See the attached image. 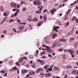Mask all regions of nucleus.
<instances>
[{"mask_svg": "<svg viewBox=\"0 0 78 78\" xmlns=\"http://www.w3.org/2000/svg\"><path fill=\"white\" fill-rule=\"evenodd\" d=\"M68 51L71 54V55H72V57L73 58L74 57V55H73V54H74V53H75V51H74V50L71 49V50H68Z\"/></svg>", "mask_w": 78, "mask_h": 78, "instance_id": "f257e3e1", "label": "nucleus"}, {"mask_svg": "<svg viewBox=\"0 0 78 78\" xmlns=\"http://www.w3.org/2000/svg\"><path fill=\"white\" fill-rule=\"evenodd\" d=\"M38 8H39L40 9V10H39V11H36V12L37 14H41L42 13V12H41V10H42V6L41 5H40L38 6Z\"/></svg>", "mask_w": 78, "mask_h": 78, "instance_id": "f03ea898", "label": "nucleus"}, {"mask_svg": "<svg viewBox=\"0 0 78 78\" xmlns=\"http://www.w3.org/2000/svg\"><path fill=\"white\" fill-rule=\"evenodd\" d=\"M11 6L12 8H16V4L13 2H11L10 3Z\"/></svg>", "mask_w": 78, "mask_h": 78, "instance_id": "7ed1b4c3", "label": "nucleus"}, {"mask_svg": "<svg viewBox=\"0 0 78 78\" xmlns=\"http://www.w3.org/2000/svg\"><path fill=\"white\" fill-rule=\"evenodd\" d=\"M42 23H43V21H40L38 23V27H40V26H41V25L42 24Z\"/></svg>", "mask_w": 78, "mask_h": 78, "instance_id": "20e7f679", "label": "nucleus"}, {"mask_svg": "<svg viewBox=\"0 0 78 78\" xmlns=\"http://www.w3.org/2000/svg\"><path fill=\"white\" fill-rule=\"evenodd\" d=\"M37 61L38 62H40V64H41V65H43V62H44V61L42 60H37Z\"/></svg>", "mask_w": 78, "mask_h": 78, "instance_id": "39448f33", "label": "nucleus"}, {"mask_svg": "<svg viewBox=\"0 0 78 78\" xmlns=\"http://www.w3.org/2000/svg\"><path fill=\"white\" fill-rule=\"evenodd\" d=\"M78 71H77V70H74L72 72V73L73 74H77V73H78Z\"/></svg>", "mask_w": 78, "mask_h": 78, "instance_id": "423d86ee", "label": "nucleus"}, {"mask_svg": "<svg viewBox=\"0 0 78 78\" xmlns=\"http://www.w3.org/2000/svg\"><path fill=\"white\" fill-rule=\"evenodd\" d=\"M41 4L40 1H39V0H37V5H40Z\"/></svg>", "mask_w": 78, "mask_h": 78, "instance_id": "0eeeda50", "label": "nucleus"}, {"mask_svg": "<svg viewBox=\"0 0 78 78\" xmlns=\"http://www.w3.org/2000/svg\"><path fill=\"white\" fill-rule=\"evenodd\" d=\"M49 67V66L48 65H46L45 66H44V69L46 70H47Z\"/></svg>", "mask_w": 78, "mask_h": 78, "instance_id": "6e6552de", "label": "nucleus"}, {"mask_svg": "<svg viewBox=\"0 0 78 78\" xmlns=\"http://www.w3.org/2000/svg\"><path fill=\"white\" fill-rule=\"evenodd\" d=\"M75 40V39L73 37L70 38L69 39V41L70 42H72L73 41H74Z\"/></svg>", "mask_w": 78, "mask_h": 78, "instance_id": "1a4fd4ad", "label": "nucleus"}, {"mask_svg": "<svg viewBox=\"0 0 78 78\" xmlns=\"http://www.w3.org/2000/svg\"><path fill=\"white\" fill-rule=\"evenodd\" d=\"M17 15V12H15L14 15H12L11 16V17H15V16H16Z\"/></svg>", "mask_w": 78, "mask_h": 78, "instance_id": "9d476101", "label": "nucleus"}, {"mask_svg": "<svg viewBox=\"0 0 78 78\" xmlns=\"http://www.w3.org/2000/svg\"><path fill=\"white\" fill-rule=\"evenodd\" d=\"M61 42H67V40L66 39H60Z\"/></svg>", "mask_w": 78, "mask_h": 78, "instance_id": "9b49d317", "label": "nucleus"}, {"mask_svg": "<svg viewBox=\"0 0 78 78\" xmlns=\"http://www.w3.org/2000/svg\"><path fill=\"white\" fill-rule=\"evenodd\" d=\"M53 69L54 70H58L59 69V68H58V67H56V66L54 67Z\"/></svg>", "mask_w": 78, "mask_h": 78, "instance_id": "f8f14e48", "label": "nucleus"}, {"mask_svg": "<svg viewBox=\"0 0 78 78\" xmlns=\"http://www.w3.org/2000/svg\"><path fill=\"white\" fill-rule=\"evenodd\" d=\"M56 46L58 47H60V46H61V44H60L59 43H56Z\"/></svg>", "mask_w": 78, "mask_h": 78, "instance_id": "ddd939ff", "label": "nucleus"}, {"mask_svg": "<svg viewBox=\"0 0 78 78\" xmlns=\"http://www.w3.org/2000/svg\"><path fill=\"white\" fill-rule=\"evenodd\" d=\"M57 36V34H54L53 35V39L54 38H56Z\"/></svg>", "mask_w": 78, "mask_h": 78, "instance_id": "4468645a", "label": "nucleus"}, {"mask_svg": "<svg viewBox=\"0 0 78 78\" xmlns=\"http://www.w3.org/2000/svg\"><path fill=\"white\" fill-rule=\"evenodd\" d=\"M6 19H7V17H5L3 20L2 21L1 23V24H2L5 21V20H6Z\"/></svg>", "mask_w": 78, "mask_h": 78, "instance_id": "2eb2a0df", "label": "nucleus"}, {"mask_svg": "<svg viewBox=\"0 0 78 78\" xmlns=\"http://www.w3.org/2000/svg\"><path fill=\"white\" fill-rule=\"evenodd\" d=\"M35 73H34V72L33 71H31L29 73V74H30V75H34Z\"/></svg>", "mask_w": 78, "mask_h": 78, "instance_id": "dca6fc26", "label": "nucleus"}, {"mask_svg": "<svg viewBox=\"0 0 78 78\" xmlns=\"http://www.w3.org/2000/svg\"><path fill=\"white\" fill-rule=\"evenodd\" d=\"M46 53V52L45 51H43L42 52H41V54H40V55L41 56H42V55H44V54H45Z\"/></svg>", "mask_w": 78, "mask_h": 78, "instance_id": "f3484780", "label": "nucleus"}, {"mask_svg": "<svg viewBox=\"0 0 78 78\" xmlns=\"http://www.w3.org/2000/svg\"><path fill=\"white\" fill-rule=\"evenodd\" d=\"M19 29L21 30H23L24 29V27L23 26L20 27L19 28Z\"/></svg>", "mask_w": 78, "mask_h": 78, "instance_id": "a211bd4d", "label": "nucleus"}, {"mask_svg": "<svg viewBox=\"0 0 78 78\" xmlns=\"http://www.w3.org/2000/svg\"><path fill=\"white\" fill-rule=\"evenodd\" d=\"M4 10V8L3 7H1L0 8V11H3Z\"/></svg>", "mask_w": 78, "mask_h": 78, "instance_id": "6ab92c4d", "label": "nucleus"}, {"mask_svg": "<svg viewBox=\"0 0 78 78\" xmlns=\"http://www.w3.org/2000/svg\"><path fill=\"white\" fill-rule=\"evenodd\" d=\"M32 20L33 22H35V21H37V19L36 18H34Z\"/></svg>", "mask_w": 78, "mask_h": 78, "instance_id": "aec40b11", "label": "nucleus"}, {"mask_svg": "<svg viewBox=\"0 0 78 78\" xmlns=\"http://www.w3.org/2000/svg\"><path fill=\"white\" fill-rule=\"evenodd\" d=\"M63 50H64L63 48H60V49L58 50V51H60V52H61V51H62Z\"/></svg>", "mask_w": 78, "mask_h": 78, "instance_id": "412c9836", "label": "nucleus"}, {"mask_svg": "<svg viewBox=\"0 0 78 78\" xmlns=\"http://www.w3.org/2000/svg\"><path fill=\"white\" fill-rule=\"evenodd\" d=\"M44 20H47V15H46V16H44Z\"/></svg>", "mask_w": 78, "mask_h": 78, "instance_id": "4be33fe9", "label": "nucleus"}, {"mask_svg": "<svg viewBox=\"0 0 78 78\" xmlns=\"http://www.w3.org/2000/svg\"><path fill=\"white\" fill-rule=\"evenodd\" d=\"M26 9H27V7H25L22 9V11H26Z\"/></svg>", "mask_w": 78, "mask_h": 78, "instance_id": "5701e85b", "label": "nucleus"}, {"mask_svg": "<svg viewBox=\"0 0 78 78\" xmlns=\"http://www.w3.org/2000/svg\"><path fill=\"white\" fill-rule=\"evenodd\" d=\"M1 73L4 74V73H6V71H5L4 70H2L1 71Z\"/></svg>", "mask_w": 78, "mask_h": 78, "instance_id": "b1692460", "label": "nucleus"}, {"mask_svg": "<svg viewBox=\"0 0 78 78\" xmlns=\"http://www.w3.org/2000/svg\"><path fill=\"white\" fill-rule=\"evenodd\" d=\"M12 70H17V67L15 66L14 68H12Z\"/></svg>", "mask_w": 78, "mask_h": 78, "instance_id": "393cba45", "label": "nucleus"}, {"mask_svg": "<svg viewBox=\"0 0 78 78\" xmlns=\"http://www.w3.org/2000/svg\"><path fill=\"white\" fill-rule=\"evenodd\" d=\"M69 22H68L66 24V27H68V26H69Z\"/></svg>", "mask_w": 78, "mask_h": 78, "instance_id": "a878e982", "label": "nucleus"}, {"mask_svg": "<svg viewBox=\"0 0 78 78\" xmlns=\"http://www.w3.org/2000/svg\"><path fill=\"white\" fill-rule=\"evenodd\" d=\"M16 64L17 66H20V64H19V62H17L16 63Z\"/></svg>", "mask_w": 78, "mask_h": 78, "instance_id": "bb28decb", "label": "nucleus"}, {"mask_svg": "<svg viewBox=\"0 0 78 78\" xmlns=\"http://www.w3.org/2000/svg\"><path fill=\"white\" fill-rule=\"evenodd\" d=\"M77 42H76L75 43V45H74V47L75 48H76V47H77Z\"/></svg>", "mask_w": 78, "mask_h": 78, "instance_id": "cd10ccee", "label": "nucleus"}, {"mask_svg": "<svg viewBox=\"0 0 78 78\" xmlns=\"http://www.w3.org/2000/svg\"><path fill=\"white\" fill-rule=\"evenodd\" d=\"M72 67L71 66H66L67 69H70V68H72Z\"/></svg>", "mask_w": 78, "mask_h": 78, "instance_id": "c85d7f7f", "label": "nucleus"}, {"mask_svg": "<svg viewBox=\"0 0 78 78\" xmlns=\"http://www.w3.org/2000/svg\"><path fill=\"white\" fill-rule=\"evenodd\" d=\"M55 46H56V43H54L52 46L53 48H55Z\"/></svg>", "mask_w": 78, "mask_h": 78, "instance_id": "c756f323", "label": "nucleus"}, {"mask_svg": "<svg viewBox=\"0 0 78 78\" xmlns=\"http://www.w3.org/2000/svg\"><path fill=\"white\" fill-rule=\"evenodd\" d=\"M38 69H39V70H40V72L41 71H42V70H43V68H38Z\"/></svg>", "mask_w": 78, "mask_h": 78, "instance_id": "7c9ffc66", "label": "nucleus"}, {"mask_svg": "<svg viewBox=\"0 0 78 78\" xmlns=\"http://www.w3.org/2000/svg\"><path fill=\"white\" fill-rule=\"evenodd\" d=\"M40 71L38 69H37V71H36V73H39V72H40Z\"/></svg>", "mask_w": 78, "mask_h": 78, "instance_id": "2f4dec72", "label": "nucleus"}, {"mask_svg": "<svg viewBox=\"0 0 78 78\" xmlns=\"http://www.w3.org/2000/svg\"><path fill=\"white\" fill-rule=\"evenodd\" d=\"M48 70H49V71H52V69L51 68H49L48 69Z\"/></svg>", "mask_w": 78, "mask_h": 78, "instance_id": "473e14b6", "label": "nucleus"}, {"mask_svg": "<svg viewBox=\"0 0 78 78\" xmlns=\"http://www.w3.org/2000/svg\"><path fill=\"white\" fill-rule=\"evenodd\" d=\"M34 5H37V0H36V1L34 2Z\"/></svg>", "mask_w": 78, "mask_h": 78, "instance_id": "72a5a7b5", "label": "nucleus"}, {"mask_svg": "<svg viewBox=\"0 0 78 78\" xmlns=\"http://www.w3.org/2000/svg\"><path fill=\"white\" fill-rule=\"evenodd\" d=\"M56 9L54 8L52 9V10L53 11V12H55V11H56Z\"/></svg>", "mask_w": 78, "mask_h": 78, "instance_id": "f704fd0d", "label": "nucleus"}, {"mask_svg": "<svg viewBox=\"0 0 78 78\" xmlns=\"http://www.w3.org/2000/svg\"><path fill=\"white\" fill-rule=\"evenodd\" d=\"M22 61H23V58H20L19 59V61H20V62H22Z\"/></svg>", "mask_w": 78, "mask_h": 78, "instance_id": "c9c22d12", "label": "nucleus"}, {"mask_svg": "<svg viewBox=\"0 0 78 78\" xmlns=\"http://www.w3.org/2000/svg\"><path fill=\"white\" fill-rule=\"evenodd\" d=\"M14 22V20H9V22Z\"/></svg>", "mask_w": 78, "mask_h": 78, "instance_id": "e433bc0d", "label": "nucleus"}, {"mask_svg": "<svg viewBox=\"0 0 78 78\" xmlns=\"http://www.w3.org/2000/svg\"><path fill=\"white\" fill-rule=\"evenodd\" d=\"M31 66L32 68H34V67H35V65L34 64L33 65H32Z\"/></svg>", "mask_w": 78, "mask_h": 78, "instance_id": "4c0bfd02", "label": "nucleus"}, {"mask_svg": "<svg viewBox=\"0 0 78 78\" xmlns=\"http://www.w3.org/2000/svg\"><path fill=\"white\" fill-rule=\"evenodd\" d=\"M48 76H51V74L50 73H48Z\"/></svg>", "mask_w": 78, "mask_h": 78, "instance_id": "58836bf2", "label": "nucleus"}, {"mask_svg": "<svg viewBox=\"0 0 78 78\" xmlns=\"http://www.w3.org/2000/svg\"><path fill=\"white\" fill-rule=\"evenodd\" d=\"M54 31H56V32H58V30H57L56 29H55L54 28Z\"/></svg>", "mask_w": 78, "mask_h": 78, "instance_id": "ea45409f", "label": "nucleus"}, {"mask_svg": "<svg viewBox=\"0 0 78 78\" xmlns=\"http://www.w3.org/2000/svg\"><path fill=\"white\" fill-rule=\"evenodd\" d=\"M54 28L55 29H59V27H55Z\"/></svg>", "mask_w": 78, "mask_h": 78, "instance_id": "a19ab883", "label": "nucleus"}, {"mask_svg": "<svg viewBox=\"0 0 78 78\" xmlns=\"http://www.w3.org/2000/svg\"><path fill=\"white\" fill-rule=\"evenodd\" d=\"M23 59H26V60H27L28 59V58H27L26 57H23Z\"/></svg>", "mask_w": 78, "mask_h": 78, "instance_id": "79ce46f5", "label": "nucleus"}, {"mask_svg": "<svg viewBox=\"0 0 78 78\" xmlns=\"http://www.w3.org/2000/svg\"><path fill=\"white\" fill-rule=\"evenodd\" d=\"M13 31H14V32H17V31H16V29H15V28H13Z\"/></svg>", "mask_w": 78, "mask_h": 78, "instance_id": "37998d69", "label": "nucleus"}, {"mask_svg": "<svg viewBox=\"0 0 78 78\" xmlns=\"http://www.w3.org/2000/svg\"><path fill=\"white\" fill-rule=\"evenodd\" d=\"M62 57L64 59H65L66 58V55H63L62 56Z\"/></svg>", "mask_w": 78, "mask_h": 78, "instance_id": "c03bdc74", "label": "nucleus"}, {"mask_svg": "<svg viewBox=\"0 0 78 78\" xmlns=\"http://www.w3.org/2000/svg\"><path fill=\"white\" fill-rule=\"evenodd\" d=\"M45 76H46V77H47L48 76V73L45 74Z\"/></svg>", "mask_w": 78, "mask_h": 78, "instance_id": "a18cd8bd", "label": "nucleus"}, {"mask_svg": "<svg viewBox=\"0 0 78 78\" xmlns=\"http://www.w3.org/2000/svg\"><path fill=\"white\" fill-rule=\"evenodd\" d=\"M4 15L5 16H7V13H4Z\"/></svg>", "mask_w": 78, "mask_h": 78, "instance_id": "49530a36", "label": "nucleus"}, {"mask_svg": "<svg viewBox=\"0 0 78 78\" xmlns=\"http://www.w3.org/2000/svg\"><path fill=\"white\" fill-rule=\"evenodd\" d=\"M22 73H23V74H24V73H25V70H23L22 71Z\"/></svg>", "mask_w": 78, "mask_h": 78, "instance_id": "de8ad7c7", "label": "nucleus"}, {"mask_svg": "<svg viewBox=\"0 0 78 78\" xmlns=\"http://www.w3.org/2000/svg\"><path fill=\"white\" fill-rule=\"evenodd\" d=\"M46 11H47V9H45L43 11L44 12H46Z\"/></svg>", "mask_w": 78, "mask_h": 78, "instance_id": "09e8293b", "label": "nucleus"}, {"mask_svg": "<svg viewBox=\"0 0 78 78\" xmlns=\"http://www.w3.org/2000/svg\"><path fill=\"white\" fill-rule=\"evenodd\" d=\"M48 56H49V57H52V55H51L48 54Z\"/></svg>", "mask_w": 78, "mask_h": 78, "instance_id": "8fccbe9b", "label": "nucleus"}, {"mask_svg": "<svg viewBox=\"0 0 78 78\" xmlns=\"http://www.w3.org/2000/svg\"><path fill=\"white\" fill-rule=\"evenodd\" d=\"M47 50L49 51L50 50V47H48V48H47Z\"/></svg>", "mask_w": 78, "mask_h": 78, "instance_id": "3c124183", "label": "nucleus"}, {"mask_svg": "<svg viewBox=\"0 0 78 78\" xmlns=\"http://www.w3.org/2000/svg\"><path fill=\"white\" fill-rule=\"evenodd\" d=\"M12 11H17V9H12Z\"/></svg>", "mask_w": 78, "mask_h": 78, "instance_id": "603ef678", "label": "nucleus"}, {"mask_svg": "<svg viewBox=\"0 0 78 78\" xmlns=\"http://www.w3.org/2000/svg\"><path fill=\"white\" fill-rule=\"evenodd\" d=\"M7 73H6L5 74V75L4 76H7Z\"/></svg>", "mask_w": 78, "mask_h": 78, "instance_id": "864d4df0", "label": "nucleus"}, {"mask_svg": "<svg viewBox=\"0 0 78 78\" xmlns=\"http://www.w3.org/2000/svg\"><path fill=\"white\" fill-rule=\"evenodd\" d=\"M76 18V17H73V19H72L73 21L74 20H75V19Z\"/></svg>", "mask_w": 78, "mask_h": 78, "instance_id": "5fc2aeb1", "label": "nucleus"}, {"mask_svg": "<svg viewBox=\"0 0 78 78\" xmlns=\"http://www.w3.org/2000/svg\"><path fill=\"white\" fill-rule=\"evenodd\" d=\"M17 22H18V23H20V20H17Z\"/></svg>", "mask_w": 78, "mask_h": 78, "instance_id": "6e6d98bb", "label": "nucleus"}, {"mask_svg": "<svg viewBox=\"0 0 78 78\" xmlns=\"http://www.w3.org/2000/svg\"><path fill=\"white\" fill-rule=\"evenodd\" d=\"M16 11H16V12H17V13H18V12H19V9H17Z\"/></svg>", "mask_w": 78, "mask_h": 78, "instance_id": "4d7b16f0", "label": "nucleus"}, {"mask_svg": "<svg viewBox=\"0 0 78 78\" xmlns=\"http://www.w3.org/2000/svg\"><path fill=\"white\" fill-rule=\"evenodd\" d=\"M21 24H23V25H26V23H20Z\"/></svg>", "mask_w": 78, "mask_h": 78, "instance_id": "13d9d810", "label": "nucleus"}, {"mask_svg": "<svg viewBox=\"0 0 78 78\" xmlns=\"http://www.w3.org/2000/svg\"><path fill=\"white\" fill-rule=\"evenodd\" d=\"M50 12H53V9H51L50 10Z\"/></svg>", "mask_w": 78, "mask_h": 78, "instance_id": "bf43d9fd", "label": "nucleus"}, {"mask_svg": "<svg viewBox=\"0 0 78 78\" xmlns=\"http://www.w3.org/2000/svg\"><path fill=\"white\" fill-rule=\"evenodd\" d=\"M36 51V53L37 54L38 53H39V51H38V50H37Z\"/></svg>", "mask_w": 78, "mask_h": 78, "instance_id": "052dcab7", "label": "nucleus"}, {"mask_svg": "<svg viewBox=\"0 0 78 78\" xmlns=\"http://www.w3.org/2000/svg\"><path fill=\"white\" fill-rule=\"evenodd\" d=\"M17 8H20V5H17Z\"/></svg>", "mask_w": 78, "mask_h": 78, "instance_id": "680f3d73", "label": "nucleus"}, {"mask_svg": "<svg viewBox=\"0 0 78 78\" xmlns=\"http://www.w3.org/2000/svg\"><path fill=\"white\" fill-rule=\"evenodd\" d=\"M75 20H76V22L78 23V20L77 19H76Z\"/></svg>", "mask_w": 78, "mask_h": 78, "instance_id": "e2e57ef3", "label": "nucleus"}, {"mask_svg": "<svg viewBox=\"0 0 78 78\" xmlns=\"http://www.w3.org/2000/svg\"><path fill=\"white\" fill-rule=\"evenodd\" d=\"M4 36H5V35H2L1 36V37H4Z\"/></svg>", "mask_w": 78, "mask_h": 78, "instance_id": "0e129e2a", "label": "nucleus"}, {"mask_svg": "<svg viewBox=\"0 0 78 78\" xmlns=\"http://www.w3.org/2000/svg\"><path fill=\"white\" fill-rule=\"evenodd\" d=\"M76 34H78V30H76Z\"/></svg>", "mask_w": 78, "mask_h": 78, "instance_id": "69168bd1", "label": "nucleus"}, {"mask_svg": "<svg viewBox=\"0 0 78 78\" xmlns=\"http://www.w3.org/2000/svg\"><path fill=\"white\" fill-rule=\"evenodd\" d=\"M67 16H66L65 17V20H66V19H67Z\"/></svg>", "mask_w": 78, "mask_h": 78, "instance_id": "338daca9", "label": "nucleus"}, {"mask_svg": "<svg viewBox=\"0 0 78 78\" xmlns=\"http://www.w3.org/2000/svg\"><path fill=\"white\" fill-rule=\"evenodd\" d=\"M76 9H78V7L77 6H76Z\"/></svg>", "mask_w": 78, "mask_h": 78, "instance_id": "774afa93", "label": "nucleus"}]
</instances>
